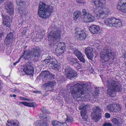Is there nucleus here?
Segmentation results:
<instances>
[{
    "instance_id": "obj_1",
    "label": "nucleus",
    "mask_w": 126,
    "mask_h": 126,
    "mask_svg": "<svg viewBox=\"0 0 126 126\" xmlns=\"http://www.w3.org/2000/svg\"><path fill=\"white\" fill-rule=\"evenodd\" d=\"M91 84L90 83H78L71 86V93L74 98L81 97L82 94L85 96L88 95L90 91L89 88Z\"/></svg>"
},
{
    "instance_id": "obj_2",
    "label": "nucleus",
    "mask_w": 126,
    "mask_h": 126,
    "mask_svg": "<svg viewBox=\"0 0 126 126\" xmlns=\"http://www.w3.org/2000/svg\"><path fill=\"white\" fill-rule=\"evenodd\" d=\"M114 55V52L110 47H105L100 53V60L103 65L105 66L109 65L110 63L113 62Z\"/></svg>"
},
{
    "instance_id": "obj_3",
    "label": "nucleus",
    "mask_w": 126,
    "mask_h": 126,
    "mask_svg": "<svg viewBox=\"0 0 126 126\" xmlns=\"http://www.w3.org/2000/svg\"><path fill=\"white\" fill-rule=\"evenodd\" d=\"M53 10V7L51 5L41 2L39 6L38 14L40 17L47 18L51 15Z\"/></svg>"
},
{
    "instance_id": "obj_4",
    "label": "nucleus",
    "mask_w": 126,
    "mask_h": 126,
    "mask_svg": "<svg viewBox=\"0 0 126 126\" xmlns=\"http://www.w3.org/2000/svg\"><path fill=\"white\" fill-rule=\"evenodd\" d=\"M106 84L108 87L107 93L110 96L114 97L115 95L116 92H120L122 90L121 85L117 81L109 79Z\"/></svg>"
},
{
    "instance_id": "obj_5",
    "label": "nucleus",
    "mask_w": 126,
    "mask_h": 126,
    "mask_svg": "<svg viewBox=\"0 0 126 126\" xmlns=\"http://www.w3.org/2000/svg\"><path fill=\"white\" fill-rule=\"evenodd\" d=\"M39 49L36 48H33L31 51L30 50H24L23 53L22 54L21 56L17 61L14 63V65H15L19 63L21 58L23 57L25 60H29L31 58L34 57L38 58L40 55Z\"/></svg>"
},
{
    "instance_id": "obj_6",
    "label": "nucleus",
    "mask_w": 126,
    "mask_h": 126,
    "mask_svg": "<svg viewBox=\"0 0 126 126\" xmlns=\"http://www.w3.org/2000/svg\"><path fill=\"white\" fill-rule=\"evenodd\" d=\"M61 31L59 30L50 32L47 36L49 45L51 47H53L57 42L61 39Z\"/></svg>"
},
{
    "instance_id": "obj_7",
    "label": "nucleus",
    "mask_w": 126,
    "mask_h": 126,
    "mask_svg": "<svg viewBox=\"0 0 126 126\" xmlns=\"http://www.w3.org/2000/svg\"><path fill=\"white\" fill-rule=\"evenodd\" d=\"M104 23L107 25L111 27L119 28L122 25L121 20L114 17L106 18L104 20Z\"/></svg>"
},
{
    "instance_id": "obj_8",
    "label": "nucleus",
    "mask_w": 126,
    "mask_h": 126,
    "mask_svg": "<svg viewBox=\"0 0 126 126\" xmlns=\"http://www.w3.org/2000/svg\"><path fill=\"white\" fill-rule=\"evenodd\" d=\"M102 112V110L99 107L96 106L93 108L91 116L94 122H98L101 118V114Z\"/></svg>"
},
{
    "instance_id": "obj_9",
    "label": "nucleus",
    "mask_w": 126,
    "mask_h": 126,
    "mask_svg": "<svg viewBox=\"0 0 126 126\" xmlns=\"http://www.w3.org/2000/svg\"><path fill=\"white\" fill-rule=\"evenodd\" d=\"M64 71L66 77L71 79L75 77H77V74L76 72L72 69L70 66H67L64 69Z\"/></svg>"
},
{
    "instance_id": "obj_10",
    "label": "nucleus",
    "mask_w": 126,
    "mask_h": 126,
    "mask_svg": "<svg viewBox=\"0 0 126 126\" xmlns=\"http://www.w3.org/2000/svg\"><path fill=\"white\" fill-rule=\"evenodd\" d=\"M56 84L55 80L45 83L42 86V87L47 91L52 92L54 89V86Z\"/></svg>"
},
{
    "instance_id": "obj_11",
    "label": "nucleus",
    "mask_w": 126,
    "mask_h": 126,
    "mask_svg": "<svg viewBox=\"0 0 126 126\" xmlns=\"http://www.w3.org/2000/svg\"><path fill=\"white\" fill-rule=\"evenodd\" d=\"M75 33L77 35L78 39L80 40H83L86 37V34L84 30L81 29L77 28L75 30Z\"/></svg>"
},
{
    "instance_id": "obj_12",
    "label": "nucleus",
    "mask_w": 126,
    "mask_h": 126,
    "mask_svg": "<svg viewBox=\"0 0 126 126\" xmlns=\"http://www.w3.org/2000/svg\"><path fill=\"white\" fill-rule=\"evenodd\" d=\"M40 116L41 117H42L43 120H39L35 122L33 124L35 126H43L44 125L47 126V122L48 120H47V117L46 116H43L42 114H40Z\"/></svg>"
},
{
    "instance_id": "obj_13",
    "label": "nucleus",
    "mask_w": 126,
    "mask_h": 126,
    "mask_svg": "<svg viewBox=\"0 0 126 126\" xmlns=\"http://www.w3.org/2000/svg\"><path fill=\"white\" fill-rule=\"evenodd\" d=\"M4 7L7 12L10 15H12L13 13L14 9L12 3L11 1H6L5 2Z\"/></svg>"
},
{
    "instance_id": "obj_14",
    "label": "nucleus",
    "mask_w": 126,
    "mask_h": 126,
    "mask_svg": "<svg viewBox=\"0 0 126 126\" xmlns=\"http://www.w3.org/2000/svg\"><path fill=\"white\" fill-rule=\"evenodd\" d=\"M117 8L120 11L126 13V0H121L118 3Z\"/></svg>"
},
{
    "instance_id": "obj_15",
    "label": "nucleus",
    "mask_w": 126,
    "mask_h": 126,
    "mask_svg": "<svg viewBox=\"0 0 126 126\" xmlns=\"http://www.w3.org/2000/svg\"><path fill=\"white\" fill-rule=\"evenodd\" d=\"M40 76L43 78L44 81H46V80H49V79L51 78V79L54 78L53 77V75L49 73L48 71H45L43 72H42L40 74Z\"/></svg>"
},
{
    "instance_id": "obj_16",
    "label": "nucleus",
    "mask_w": 126,
    "mask_h": 126,
    "mask_svg": "<svg viewBox=\"0 0 126 126\" xmlns=\"http://www.w3.org/2000/svg\"><path fill=\"white\" fill-rule=\"evenodd\" d=\"M73 51L75 55L77 57L79 61L83 63H85V60L83 57L82 54L78 49H73Z\"/></svg>"
},
{
    "instance_id": "obj_17",
    "label": "nucleus",
    "mask_w": 126,
    "mask_h": 126,
    "mask_svg": "<svg viewBox=\"0 0 126 126\" xmlns=\"http://www.w3.org/2000/svg\"><path fill=\"white\" fill-rule=\"evenodd\" d=\"M89 30L93 34H99L102 32L101 30L100 29L99 26L95 25L90 26Z\"/></svg>"
},
{
    "instance_id": "obj_18",
    "label": "nucleus",
    "mask_w": 126,
    "mask_h": 126,
    "mask_svg": "<svg viewBox=\"0 0 126 126\" xmlns=\"http://www.w3.org/2000/svg\"><path fill=\"white\" fill-rule=\"evenodd\" d=\"M85 51L88 58L92 61L94 56L93 53V49L91 47H88L85 48Z\"/></svg>"
},
{
    "instance_id": "obj_19",
    "label": "nucleus",
    "mask_w": 126,
    "mask_h": 126,
    "mask_svg": "<svg viewBox=\"0 0 126 126\" xmlns=\"http://www.w3.org/2000/svg\"><path fill=\"white\" fill-rule=\"evenodd\" d=\"M23 71L27 75L32 76L34 69L33 67L30 64H29L24 67Z\"/></svg>"
},
{
    "instance_id": "obj_20",
    "label": "nucleus",
    "mask_w": 126,
    "mask_h": 126,
    "mask_svg": "<svg viewBox=\"0 0 126 126\" xmlns=\"http://www.w3.org/2000/svg\"><path fill=\"white\" fill-rule=\"evenodd\" d=\"M93 2L97 7L101 8H103L105 6V0H93Z\"/></svg>"
},
{
    "instance_id": "obj_21",
    "label": "nucleus",
    "mask_w": 126,
    "mask_h": 126,
    "mask_svg": "<svg viewBox=\"0 0 126 126\" xmlns=\"http://www.w3.org/2000/svg\"><path fill=\"white\" fill-rule=\"evenodd\" d=\"M2 16L4 18V19L3 20V25L6 27H10V24L12 23V21L9 17L7 16H5L3 14H2Z\"/></svg>"
},
{
    "instance_id": "obj_22",
    "label": "nucleus",
    "mask_w": 126,
    "mask_h": 126,
    "mask_svg": "<svg viewBox=\"0 0 126 126\" xmlns=\"http://www.w3.org/2000/svg\"><path fill=\"white\" fill-rule=\"evenodd\" d=\"M95 19V17L89 13H88L87 16L84 17L83 18V20L86 22H89L93 21Z\"/></svg>"
},
{
    "instance_id": "obj_23",
    "label": "nucleus",
    "mask_w": 126,
    "mask_h": 126,
    "mask_svg": "<svg viewBox=\"0 0 126 126\" xmlns=\"http://www.w3.org/2000/svg\"><path fill=\"white\" fill-rule=\"evenodd\" d=\"M112 123L116 126H120L124 121L121 118H113L111 120Z\"/></svg>"
},
{
    "instance_id": "obj_24",
    "label": "nucleus",
    "mask_w": 126,
    "mask_h": 126,
    "mask_svg": "<svg viewBox=\"0 0 126 126\" xmlns=\"http://www.w3.org/2000/svg\"><path fill=\"white\" fill-rule=\"evenodd\" d=\"M13 35L12 33H10L7 35L6 38L4 41V42L6 44L12 43L13 38Z\"/></svg>"
},
{
    "instance_id": "obj_25",
    "label": "nucleus",
    "mask_w": 126,
    "mask_h": 126,
    "mask_svg": "<svg viewBox=\"0 0 126 126\" xmlns=\"http://www.w3.org/2000/svg\"><path fill=\"white\" fill-rule=\"evenodd\" d=\"M78 59L76 58H73L70 56L67 58V61L69 63L74 66L76 62H78Z\"/></svg>"
},
{
    "instance_id": "obj_26",
    "label": "nucleus",
    "mask_w": 126,
    "mask_h": 126,
    "mask_svg": "<svg viewBox=\"0 0 126 126\" xmlns=\"http://www.w3.org/2000/svg\"><path fill=\"white\" fill-rule=\"evenodd\" d=\"M52 62V63L49 64V65L52 67V68L56 70L59 69V66L57 64L56 59L53 58Z\"/></svg>"
},
{
    "instance_id": "obj_27",
    "label": "nucleus",
    "mask_w": 126,
    "mask_h": 126,
    "mask_svg": "<svg viewBox=\"0 0 126 126\" xmlns=\"http://www.w3.org/2000/svg\"><path fill=\"white\" fill-rule=\"evenodd\" d=\"M87 111L86 110H82L81 111V116L82 117L83 120L86 122L87 121L88 117L87 114Z\"/></svg>"
},
{
    "instance_id": "obj_28",
    "label": "nucleus",
    "mask_w": 126,
    "mask_h": 126,
    "mask_svg": "<svg viewBox=\"0 0 126 126\" xmlns=\"http://www.w3.org/2000/svg\"><path fill=\"white\" fill-rule=\"evenodd\" d=\"M7 122L10 124L11 126H18L19 125L18 121L17 120H12L9 121L8 120Z\"/></svg>"
},
{
    "instance_id": "obj_29",
    "label": "nucleus",
    "mask_w": 126,
    "mask_h": 126,
    "mask_svg": "<svg viewBox=\"0 0 126 126\" xmlns=\"http://www.w3.org/2000/svg\"><path fill=\"white\" fill-rule=\"evenodd\" d=\"M90 105L88 104L83 105L80 106L79 108V110H89Z\"/></svg>"
},
{
    "instance_id": "obj_30",
    "label": "nucleus",
    "mask_w": 126,
    "mask_h": 126,
    "mask_svg": "<svg viewBox=\"0 0 126 126\" xmlns=\"http://www.w3.org/2000/svg\"><path fill=\"white\" fill-rule=\"evenodd\" d=\"M81 12L79 11L76 10L75 11L73 14V17L74 19L75 20H77V19L80 16Z\"/></svg>"
},
{
    "instance_id": "obj_31",
    "label": "nucleus",
    "mask_w": 126,
    "mask_h": 126,
    "mask_svg": "<svg viewBox=\"0 0 126 126\" xmlns=\"http://www.w3.org/2000/svg\"><path fill=\"white\" fill-rule=\"evenodd\" d=\"M114 104H109L107 107L108 110L110 112H114Z\"/></svg>"
},
{
    "instance_id": "obj_32",
    "label": "nucleus",
    "mask_w": 126,
    "mask_h": 126,
    "mask_svg": "<svg viewBox=\"0 0 126 126\" xmlns=\"http://www.w3.org/2000/svg\"><path fill=\"white\" fill-rule=\"evenodd\" d=\"M64 51V49L61 48L59 47H57L55 49V52L59 55L63 53Z\"/></svg>"
},
{
    "instance_id": "obj_33",
    "label": "nucleus",
    "mask_w": 126,
    "mask_h": 126,
    "mask_svg": "<svg viewBox=\"0 0 126 126\" xmlns=\"http://www.w3.org/2000/svg\"><path fill=\"white\" fill-rule=\"evenodd\" d=\"M99 14L97 15V16H98V18H104V17L106 16L104 11L102 10H99L98 11Z\"/></svg>"
},
{
    "instance_id": "obj_34",
    "label": "nucleus",
    "mask_w": 126,
    "mask_h": 126,
    "mask_svg": "<svg viewBox=\"0 0 126 126\" xmlns=\"http://www.w3.org/2000/svg\"><path fill=\"white\" fill-rule=\"evenodd\" d=\"M67 119L65 120V122L68 124L69 125V123H72L73 121V118L72 116L70 115L67 116Z\"/></svg>"
},
{
    "instance_id": "obj_35",
    "label": "nucleus",
    "mask_w": 126,
    "mask_h": 126,
    "mask_svg": "<svg viewBox=\"0 0 126 126\" xmlns=\"http://www.w3.org/2000/svg\"><path fill=\"white\" fill-rule=\"evenodd\" d=\"M114 112H119L121 109L120 105L119 104H114Z\"/></svg>"
},
{
    "instance_id": "obj_36",
    "label": "nucleus",
    "mask_w": 126,
    "mask_h": 126,
    "mask_svg": "<svg viewBox=\"0 0 126 126\" xmlns=\"http://www.w3.org/2000/svg\"><path fill=\"white\" fill-rule=\"evenodd\" d=\"M53 58H51V57L49 56L46 58V59L44 60V61L47 64H49L53 61Z\"/></svg>"
},
{
    "instance_id": "obj_37",
    "label": "nucleus",
    "mask_w": 126,
    "mask_h": 126,
    "mask_svg": "<svg viewBox=\"0 0 126 126\" xmlns=\"http://www.w3.org/2000/svg\"><path fill=\"white\" fill-rule=\"evenodd\" d=\"M99 89H100L99 88H96V90L93 93V95L95 98H97L99 95Z\"/></svg>"
},
{
    "instance_id": "obj_38",
    "label": "nucleus",
    "mask_w": 126,
    "mask_h": 126,
    "mask_svg": "<svg viewBox=\"0 0 126 126\" xmlns=\"http://www.w3.org/2000/svg\"><path fill=\"white\" fill-rule=\"evenodd\" d=\"M102 8L104 11L106 16L110 14V10L108 8H106L105 6H104L103 8Z\"/></svg>"
},
{
    "instance_id": "obj_39",
    "label": "nucleus",
    "mask_w": 126,
    "mask_h": 126,
    "mask_svg": "<svg viewBox=\"0 0 126 126\" xmlns=\"http://www.w3.org/2000/svg\"><path fill=\"white\" fill-rule=\"evenodd\" d=\"M57 47L61 48L64 50L65 47V44L61 42L58 44Z\"/></svg>"
},
{
    "instance_id": "obj_40",
    "label": "nucleus",
    "mask_w": 126,
    "mask_h": 126,
    "mask_svg": "<svg viewBox=\"0 0 126 126\" xmlns=\"http://www.w3.org/2000/svg\"><path fill=\"white\" fill-rule=\"evenodd\" d=\"M16 2L17 4L19 5H23L25 4L24 0H16Z\"/></svg>"
},
{
    "instance_id": "obj_41",
    "label": "nucleus",
    "mask_w": 126,
    "mask_h": 126,
    "mask_svg": "<svg viewBox=\"0 0 126 126\" xmlns=\"http://www.w3.org/2000/svg\"><path fill=\"white\" fill-rule=\"evenodd\" d=\"M12 91L13 92L16 94L20 93L21 91V90L19 89L16 88H13L12 89Z\"/></svg>"
},
{
    "instance_id": "obj_42",
    "label": "nucleus",
    "mask_w": 126,
    "mask_h": 126,
    "mask_svg": "<svg viewBox=\"0 0 126 126\" xmlns=\"http://www.w3.org/2000/svg\"><path fill=\"white\" fill-rule=\"evenodd\" d=\"M52 124L53 126H55L56 125H60L61 123L56 120H54L52 121Z\"/></svg>"
},
{
    "instance_id": "obj_43",
    "label": "nucleus",
    "mask_w": 126,
    "mask_h": 126,
    "mask_svg": "<svg viewBox=\"0 0 126 126\" xmlns=\"http://www.w3.org/2000/svg\"><path fill=\"white\" fill-rule=\"evenodd\" d=\"M79 61L78 60V62H76L74 65V66L75 67H77L79 68H82V65L79 63Z\"/></svg>"
},
{
    "instance_id": "obj_44",
    "label": "nucleus",
    "mask_w": 126,
    "mask_h": 126,
    "mask_svg": "<svg viewBox=\"0 0 126 126\" xmlns=\"http://www.w3.org/2000/svg\"><path fill=\"white\" fill-rule=\"evenodd\" d=\"M37 106L36 103L34 102L29 103V107H35Z\"/></svg>"
},
{
    "instance_id": "obj_45",
    "label": "nucleus",
    "mask_w": 126,
    "mask_h": 126,
    "mask_svg": "<svg viewBox=\"0 0 126 126\" xmlns=\"http://www.w3.org/2000/svg\"><path fill=\"white\" fill-rule=\"evenodd\" d=\"M19 104H22L26 106L29 107V103H28L26 102H19Z\"/></svg>"
},
{
    "instance_id": "obj_46",
    "label": "nucleus",
    "mask_w": 126,
    "mask_h": 126,
    "mask_svg": "<svg viewBox=\"0 0 126 126\" xmlns=\"http://www.w3.org/2000/svg\"><path fill=\"white\" fill-rule=\"evenodd\" d=\"M76 2L80 4H85L86 2L85 0H76Z\"/></svg>"
},
{
    "instance_id": "obj_47",
    "label": "nucleus",
    "mask_w": 126,
    "mask_h": 126,
    "mask_svg": "<svg viewBox=\"0 0 126 126\" xmlns=\"http://www.w3.org/2000/svg\"><path fill=\"white\" fill-rule=\"evenodd\" d=\"M82 12L83 15L84 16V17L86 16L87 15L88 13H87L86 10L85 9H83L82 10Z\"/></svg>"
},
{
    "instance_id": "obj_48",
    "label": "nucleus",
    "mask_w": 126,
    "mask_h": 126,
    "mask_svg": "<svg viewBox=\"0 0 126 126\" xmlns=\"http://www.w3.org/2000/svg\"><path fill=\"white\" fill-rule=\"evenodd\" d=\"M103 126H112V124L110 123H105L103 125Z\"/></svg>"
},
{
    "instance_id": "obj_49",
    "label": "nucleus",
    "mask_w": 126,
    "mask_h": 126,
    "mask_svg": "<svg viewBox=\"0 0 126 126\" xmlns=\"http://www.w3.org/2000/svg\"><path fill=\"white\" fill-rule=\"evenodd\" d=\"M19 99L20 100L23 101H27L28 100L27 98L23 97H19Z\"/></svg>"
},
{
    "instance_id": "obj_50",
    "label": "nucleus",
    "mask_w": 126,
    "mask_h": 126,
    "mask_svg": "<svg viewBox=\"0 0 126 126\" xmlns=\"http://www.w3.org/2000/svg\"><path fill=\"white\" fill-rule=\"evenodd\" d=\"M41 110L42 112H46V107L45 106H43L42 107L41 109Z\"/></svg>"
},
{
    "instance_id": "obj_51",
    "label": "nucleus",
    "mask_w": 126,
    "mask_h": 126,
    "mask_svg": "<svg viewBox=\"0 0 126 126\" xmlns=\"http://www.w3.org/2000/svg\"><path fill=\"white\" fill-rule=\"evenodd\" d=\"M101 43V41L100 40H96L95 41V45L96 46H99L98 45H97Z\"/></svg>"
},
{
    "instance_id": "obj_52",
    "label": "nucleus",
    "mask_w": 126,
    "mask_h": 126,
    "mask_svg": "<svg viewBox=\"0 0 126 126\" xmlns=\"http://www.w3.org/2000/svg\"><path fill=\"white\" fill-rule=\"evenodd\" d=\"M105 117L107 118H109L110 117V115L109 113H106L105 114Z\"/></svg>"
},
{
    "instance_id": "obj_53",
    "label": "nucleus",
    "mask_w": 126,
    "mask_h": 126,
    "mask_svg": "<svg viewBox=\"0 0 126 126\" xmlns=\"http://www.w3.org/2000/svg\"><path fill=\"white\" fill-rule=\"evenodd\" d=\"M61 124L60 125H63V126H68V124L66 122H65L61 123Z\"/></svg>"
},
{
    "instance_id": "obj_54",
    "label": "nucleus",
    "mask_w": 126,
    "mask_h": 126,
    "mask_svg": "<svg viewBox=\"0 0 126 126\" xmlns=\"http://www.w3.org/2000/svg\"><path fill=\"white\" fill-rule=\"evenodd\" d=\"M4 35V32H1L0 33V39Z\"/></svg>"
},
{
    "instance_id": "obj_55",
    "label": "nucleus",
    "mask_w": 126,
    "mask_h": 126,
    "mask_svg": "<svg viewBox=\"0 0 126 126\" xmlns=\"http://www.w3.org/2000/svg\"><path fill=\"white\" fill-rule=\"evenodd\" d=\"M71 45H70V44H69L68 45V48L71 50H72L73 48L71 47V46L73 47V46H71V45H72V44H71Z\"/></svg>"
},
{
    "instance_id": "obj_56",
    "label": "nucleus",
    "mask_w": 126,
    "mask_h": 126,
    "mask_svg": "<svg viewBox=\"0 0 126 126\" xmlns=\"http://www.w3.org/2000/svg\"><path fill=\"white\" fill-rule=\"evenodd\" d=\"M124 57H125V62H126V53L124 55Z\"/></svg>"
},
{
    "instance_id": "obj_57",
    "label": "nucleus",
    "mask_w": 126,
    "mask_h": 126,
    "mask_svg": "<svg viewBox=\"0 0 126 126\" xmlns=\"http://www.w3.org/2000/svg\"><path fill=\"white\" fill-rule=\"evenodd\" d=\"M23 21H22V23H19V26H21L22 24H23Z\"/></svg>"
},
{
    "instance_id": "obj_58",
    "label": "nucleus",
    "mask_w": 126,
    "mask_h": 126,
    "mask_svg": "<svg viewBox=\"0 0 126 126\" xmlns=\"http://www.w3.org/2000/svg\"><path fill=\"white\" fill-rule=\"evenodd\" d=\"M38 92H39V91H34L33 92L34 93H38Z\"/></svg>"
},
{
    "instance_id": "obj_59",
    "label": "nucleus",
    "mask_w": 126,
    "mask_h": 126,
    "mask_svg": "<svg viewBox=\"0 0 126 126\" xmlns=\"http://www.w3.org/2000/svg\"><path fill=\"white\" fill-rule=\"evenodd\" d=\"M26 12H25L24 11H22V14H26Z\"/></svg>"
},
{
    "instance_id": "obj_60",
    "label": "nucleus",
    "mask_w": 126,
    "mask_h": 126,
    "mask_svg": "<svg viewBox=\"0 0 126 126\" xmlns=\"http://www.w3.org/2000/svg\"><path fill=\"white\" fill-rule=\"evenodd\" d=\"M4 0H0V3L2 2Z\"/></svg>"
},
{
    "instance_id": "obj_61",
    "label": "nucleus",
    "mask_w": 126,
    "mask_h": 126,
    "mask_svg": "<svg viewBox=\"0 0 126 126\" xmlns=\"http://www.w3.org/2000/svg\"><path fill=\"white\" fill-rule=\"evenodd\" d=\"M13 97H16V95L15 94H13Z\"/></svg>"
},
{
    "instance_id": "obj_62",
    "label": "nucleus",
    "mask_w": 126,
    "mask_h": 126,
    "mask_svg": "<svg viewBox=\"0 0 126 126\" xmlns=\"http://www.w3.org/2000/svg\"><path fill=\"white\" fill-rule=\"evenodd\" d=\"M47 126L46 125H44L43 126H48V124L47 123Z\"/></svg>"
},
{
    "instance_id": "obj_63",
    "label": "nucleus",
    "mask_w": 126,
    "mask_h": 126,
    "mask_svg": "<svg viewBox=\"0 0 126 126\" xmlns=\"http://www.w3.org/2000/svg\"><path fill=\"white\" fill-rule=\"evenodd\" d=\"M10 96L11 97H13V95H12L11 94H10Z\"/></svg>"
},
{
    "instance_id": "obj_64",
    "label": "nucleus",
    "mask_w": 126,
    "mask_h": 126,
    "mask_svg": "<svg viewBox=\"0 0 126 126\" xmlns=\"http://www.w3.org/2000/svg\"><path fill=\"white\" fill-rule=\"evenodd\" d=\"M46 112L48 114H49L50 113V112L49 111H47V112Z\"/></svg>"
}]
</instances>
